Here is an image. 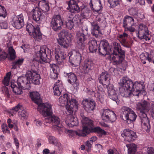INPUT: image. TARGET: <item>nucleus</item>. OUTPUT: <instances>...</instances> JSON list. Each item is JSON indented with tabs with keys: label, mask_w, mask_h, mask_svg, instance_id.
Here are the masks:
<instances>
[{
	"label": "nucleus",
	"mask_w": 154,
	"mask_h": 154,
	"mask_svg": "<svg viewBox=\"0 0 154 154\" xmlns=\"http://www.w3.org/2000/svg\"><path fill=\"white\" fill-rule=\"evenodd\" d=\"M120 94L123 97H130L133 96H139L146 93L143 83L135 82L134 83L127 76L123 77L119 83Z\"/></svg>",
	"instance_id": "obj_1"
},
{
	"label": "nucleus",
	"mask_w": 154,
	"mask_h": 154,
	"mask_svg": "<svg viewBox=\"0 0 154 154\" xmlns=\"http://www.w3.org/2000/svg\"><path fill=\"white\" fill-rule=\"evenodd\" d=\"M101 44L102 46L99 47L98 49L100 55L105 56L107 53H111L112 54L110 56V60L113 61L114 65H118L122 63L125 57V51L121 48L119 43L117 42L113 43V50L112 52L107 40H103Z\"/></svg>",
	"instance_id": "obj_2"
},
{
	"label": "nucleus",
	"mask_w": 154,
	"mask_h": 154,
	"mask_svg": "<svg viewBox=\"0 0 154 154\" xmlns=\"http://www.w3.org/2000/svg\"><path fill=\"white\" fill-rule=\"evenodd\" d=\"M150 105L146 101L138 102L137 104V108L139 111L138 113L142 128L143 130L149 132L150 129V121L147 116L146 112L150 110Z\"/></svg>",
	"instance_id": "obj_3"
},
{
	"label": "nucleus",
	"mask_w": 154,
	"mask_h": 154,
	"mask_svg": "<svg viewBox=\"0 0 154 154\" xmlns=\"http://www.w3.org/2000/svg\"><path fill=\"white\" fill-rule=\"evenodd\" d=\"M99 82L101 84L104 88H106L109 97L113 100L116 102L117 104L119 103L117 91L116 90L113 85L110 84L109 80L110 76L106 72H102L98 78Z\"/></svg>",
	"instance_id": "obj_4"
},
{
	"label": "nucleus",
	"mask_w": 154,
	"mask_h": 154,
	"mask_svg": "<svg viewBox=\"0 0 154 154\" xmlns=\"http://www.w3.org/2000/svg\"><path fill=\"white\" fill-rule=\"evenodd\" d=\"M40 78V75L37 71L31 69L26 72V76L20 77L18 78V80L26 89H29L30 88V80L34 84L38 85L39 83Z\"/></svg>",
	"instance_id": "obj_5"
},
{
	"label": "nucleus",
	"mask_w": 154,
	"mask_h": 154,
	"mask_svg": "<svg viewBox=\"0 0 154 154\" xmlns=\"http://www.w3.org/2000/svg\"><path fill=\"white\" fill-rule=\"evenodd\" d=\"M59 100L61 104H66V108L68 112L72 113L74 111H76L78 109V103L76 100L75 99H70L68 94H64L61 96Z\"/></svg>",
	"instance_id": "obj_6"
},
{
	"label": "nucleus",
	"mask_w": 154,
	"mask_h": 154,
	"mask_svg": "<svg viewBox=\"0 0 154 154\" xmlns=\"http://www.w3.org/2000/svg\"><path fill=\"white\" fill-rule=\"evenodd\" d=\"M82 129L78 131H75L76 135L79 136L85 137L90 133L91 129L94 126V121L86 117H83L81 120Z\"/></svg>",
	"instance_id": "obj_7"
},
{
	"label": "nucleus",
	"mask_w": 154,
	"mask_h": 154,
	"mask_svg": "<svg viewBox=\"0 0 154 154\" xmlns=\"http://www.w3.org/2000/svg\"><path fill=\"white\" fill-rule=\"evenodd\" d=\"M82 32H78L76 34L75 40L77 47L79 49L83 50L86 46L85 41L88 37V33L87 28H86L85 29L82 28Z\"/></svg>",
	"instance_id": "obj_8"
},
{
	"label": "nucleus",
	"mask_w": 154,
	"mask_h": 154,
	"mask_svg": "<svg viewBox=\"0 0 154 154\" xmlns=\"http://www.w3.org/2000/svg\"><path fill=\"white\" fill-rule=\"evenodd\" d=\"M37 58L33 59V60L38 62L40 59L43 61L45 62H48V57H52V55H53V53L51 50L48 48L45 47H41L40 50L35 54Z\"/></svg>",
	"instance_id": "obj_9"
},
{
	"label": "nucleus",
	"mask_w": 154,
	"mask_h": 154,
	"mask_svg": "<svg viewBox=\"0 0 154 154\" xmlns=\"http://www.w3.org/2000/svg\"><path fill=\"white\" fill-rule=\"evenodd\" d=\"M26 27V30L30 35L32 36L35 40L39 41L42 39V33L39 25L33 26L31 23H28Z\"/></svg>",
	"instance_id": "obj_10"
},
{
	"label": "nucleus",
	"mask_w": 154,
	"mask_h": 154,
	"mask_svg": "<svg viewBox=\"0 0 154 154\" xmlns=\"http://www.w3.org/2000/svg\"><path fill=\"white\" fill-rule=\"evenodd\" d=\"M121 117L123 120L126 121L128 123L130 124L135 121L137 115L129 107H125Z\"/></svg>",
	"instance_id": "obj_11"
},
{
	"label": "nucleus",
	"mask_w": 154,
	"mask_h": 154,
	"mask_svg": "<svg viewBox=\"0 0 154 154\" xmlns=\"http://www.w3.org/2000/svg\"><path fill=\"white\" fill-rule=\"evenodd\" d=\"M149 35V31L147 26L143 24H140L139 26L138 33H137V37L140 40L144 39L147 41L150 40Z\"/></svg>",
	"instance_id": "obj_12"
},
{
	"label": "nucleus",
	"mask_w": 154,
	"mask_h": 154,
	"mask_svg": "<svg viewBox=\"0 0 154 154\" xmlns=\"http://www.w3.org/2000/svg\"><path fill=\"white\" fill-rule=\"evenodd\" d=\"M134 23V20L132 17L128 15L125 16L124 18L123 23V26L125 28V32H134L135 30V28L133 27Z\"/></svg>",
	"instance_id": "obj_13"
},
{
	"label": "nucleus",
	"mask_w": 154,
	"mask_h": 154,
	"mask_svg": "<svg viewBox=\"0 0 154 154\" xmlns=\"http://www.w3.org/2000/svg\"><path fill=\"white\" fill-rule=\"evenodd\" d=\"M38 110L44 116H49L52 114V105L49 103H41L39 104Z\"/></svg>",
	"instance_id": "obj_14"
},
{
	"label": "nucleus",
	"mask_w": 154,
	"mask_h": 154,
	"mask_svg": "<svg viewBox=\"0 0 154 154\" xmlns=\"http://www.w3.org/2000/svg\"><path fill=\"white\" fill-rule=\"evenodd\" d=\"M64 25L63 20L61 19L59 15H54L52 19L50 26L52 29L55 31H57L61 29V26Z\"/></svg>",
	"instance_id": "obj_15"
},
{
	"label": "nucleus",
	"mask_w": 154,
	"mask_h": 154,
	"mask_svg": "<svg viewBox=\"0 0 154 154\" xmlns=\"http://www.w3.org/2000/svg\"><path fill=\"white\" fill-rule=\"evenodd\" d=\"M11 25L17 29L22 28L24 25V17L22 14L13 17L11 22Z\"/></svg>",
	"instance_id": "obj_16"
},
{
	"label": "nucleus",
	"mask_w": 154,
	"mask_h": 154,
	"mask_svg": "<svg viewBox=\"0 0 154 154\" xmlns=\"http://www.w3.org/2000/svg\"><path fill=\"white\" fill-rule=\"evenodd\" d=\"M121 136L128 142L133 141L137 137L136 133L129 129H124L121 133Z\"/></svg>",
	"instance_id": "obj_17"
},
{
	"label": "nucleus",
	"mask_w": 154,
	"mask_h": 154,
	"mask_svg": "<svg viewBox=\"0 0 154 154\" xmlns=\"http://www.w3.org/2000/svg\"><path fill=\"white\" fill-rule=\"evenodd\" d=\"M44 13L41 11L39 8H35L33 9L32 13V18L34 22L38 24L41 23V18L42 19L45 16Z\"/></svg>",
	"instance_id": "obj_18"
},
{
	"label": "nucleus",
	"mask_w": 154,
	"mask_h": 154,
	"mask_svg": "<svg viewBox=\"0 0 154 154\" xmlns=\"http://www.w3.org/2000/svg\"><path fill=\"white\" fill-rule=\"evenodd\" d=\"M68 32L65 30H62L59 35L60 38L57 40L59 44L62 47L64 48H67L69 46L70 41L66 37H64L65 34L67 33Z\"/></svg>",
	"instance_id": "obj_19"
},
{
	"label": "nucleus",
	"mask_w": 154,
	"mask_h": 154,
	"mask_svg": "<svg viewBox=\"0 0 154 154\" xmlns=\"http://www.w3.org/2000/svg\"><path fill=\"white\" fill-rule=\"evenodd\" d=\"M54 55L56 61L60 65L63 64L66 56V54L63 51L58 48L55 49Z\"/></svg>",
	"instance_id": "obj_20"
},
{
	"label": "nucleus",
	"mask_w": 154,
	"mask_h": 154,
	"mask_svg": "<svg viewBox=\"0 0 154 154\" xmlns=\"http://www.w3.org/2000/svg\"><path fill=\"white\" fill-rule=\"evenodd\" d=\"M83 106L88 112H90L95 109L96 103L94 100H83L82 102Z\"/></svg>",
	"instance_id": "obj_21"
},
{
	"label": "nucleus",
	"mask_w": 154,
	"mask_h": 154,
	"mask_svg": "<svg viewBox=\"0 0 154 154\" xmlns=\"http://www.w3.org/2000/svg\"><path fill=\"white\" fill-rule=\"evenodd\" d=\"M11 88L13 89V92L17 95H20L22 94L23 91L22 88L24 89H26L24 86L19 82L18 80L17 83H12L11 84Z\"/></svg>",
	"instance_id": "obj_22"
},
{
	"label": "nucleus",
	"mask_w": 154,
	"mask_h": 154,
	"mask_svg": "<svg viewBox=\"0 0 154 154\" xmlns=\"http://www.w3.org/2000/svg\"><path fill=\"white\" fill-rule=\"evenodd\" d=\"M69 113L67 119L65 120V122L67 125L69 127H73L76 126L78 124V122L76 117L71 114L73 113Z\"/></svg>",
	"instance_id": "obj_23"
},
{
	"label": "nucleus",
	"mask_w": 154,
	"mask_h": 154,
	"mask_svg": "<svg viewBox=\"0 0 154 154\" xmlns=\"http://www.w3.org/2000/svg\"><path fill=\"white\" fill-rule=\"evenodd\" d=\"M128 35L125 32H124L122 34L118 35V39L123 46L129 48L131 47L130 42L126 40L125 38H127Z\"/></svg>",
	"instance_id": "obj_24"
},
{
	"label": "nucleus",
	"mask_w": 154,
	"mask_h": 154,
	"mask_svg": "<svg viewBox=\"0 0 154 154\" xmlns=\"http://www.w3.org/2000/svg\"><path fill=\"white\" fill-rule=\"evenodd\" d=\"M89 5L94 11L98 12L103 8L100 0H91Z\"/></svg>",
	"instance_id": "obj_25"
},
{
	"label": "nucleus",
	"mask_w": 154,
	"mask_h": 154,
	"mask_svg": "<svg viewBox=\"0 0 154 154\" xmlns=\"http://www.w3.org/2000/svg\"><path fill=\"white\" fill-rule=\"evenodd\" d=\"M82 60V56L81 54L79 52L77 51L75 55L72 60H71L70 58L69 57V62L72 66H76L80 64Z\"/></svg>",
	"instance_id": "obj_26"
},
{
	"label": "nucleus",
	"mask_w": 154,
	"mask_h": 154,
	"mask_svg": "<svg viewBox=\"0 0 154 154\" xmlns=\"http://www.w3.org/2000/svg\"><path fill=\"white\" fill-rule=\"evenodd\" d=\"M63 86L61 81L58 80L53 87V92L55 95L59 96L63 89Z\"/></svg>",
	"instance_id": "obj_27"
},
{
	"label": "nucleus",
	"mask_w": 154,
	"mask_h": 154,
	"mask_svg": "<svg viewBox=\"0 0 154 154\" xmlns=\"http://www.w3.org/2000/svg\"><path fill=\"white\" fill-rule=\"evenodd\" d=\"M38 6L40 10L44 14L45 12L48 11L50 10V7L48 2L45 0H42L39 2Z\"/></svg>",
	"instance_id": "obj_28"
},
{
	"label": "nucleus",
	"mask_w": 154,
	"mask_h": 154,
	"mask_svg": "<svg viewBox=\"0 0 154 154\" xmlns=\"http://www.w3.org/2000/svg\"><path fill=\"white\" fill-rule=\"evenodd\" d=\"M45 122L53 125L54 126L58 127L60 122V119L57 116L54 115L51 116L45 119Z\"/></svg>",
	"instance_id": "obj_29"
},
{
	"label": "nucleus",
	"mask_w": 154,
	"mask_h": 154,
	"mask_svg": "<svg viewBox=\"0 0 154 154\" xmlns=\"http://www.w3.org/2000/svg\"><path fill=\"white\" fill-rule=\"evenodd\" d=\"M68 5L70 11L72 13H76L80 11L79 7L75 0H70L68 3Z\"/></svg>",
	"instance_id": "obj_30"
},
{
	"label": "nucleus",
	"mask_w": 154,
	"mask_h": 154,
	"mask_svg": "<svg viewBox=\"0 0 154 154\" xmlns=\"http://www.w3.org/2000/svg\"><path fill=\"white\" fill-rule=\"evenodd\" d=\"M91 95L92 97H96L97 99L102 103L103 100L105 93L104 91H91Z\"/></svg>",
	"instance_id": "obj_31"
},
{
	"label": "nucleus",
	"mask_w": 154,
	"mask_h": 154,
	"mask_svg": "<svg viewBox=\"0 0 154 154\" xmlns=\"http://www.w3.org/2000/svg\"><path fill=\"white\" fill-rule=\"evenodd\" d=\"M88 49L90 52L94 53L96 52L97 48V41L94 38L90 41L88 43Z\"/></svg>",
	"instance_id": "obj_32"
},
{
	"label": "nucleus",
	"mask_w": 154,
	"mask_h": 154,
	"mask_svg": "<svg viewBox=\"0 0 154 154\" xmlns=\"http://www.w3.org/2000/svg\"><path fill=\"white\" fill-rule=\"evenodd\" d=\"M64 76L67 78L68 82L72 84L77 80V77L75 74L71 72L69 73L64 72Z\"/></svg>",
	"instance_id": "obj_33"
},
{
	"label": "nucleus",
	"mask_w": 154,
	"mask_h": 154,
	"mask_svg": "<svg viewBox=\"0 0 154 154\" xmlns=\"http://www.w3.org/2000/svg\"><path fill=\"white\" fill-rule=\"evenodd\" d=\"M30 97L32 101L38 105L41 103H40V96L39 93L37 92H31L30 94Z\"/></svg>",
	"instance_id": "obj_34"
},
{
	"label": "nucleus",
	"mask_w": 154,
	"mask_h": 154,
	"mask_svg": "<svg viewBox=\"0 0 154 154\" xmlns=\"http://www.w3.org/2000/svg\"><path fill=\"white\" fill-rule=\"evenodd\" d=\"M69 18L67 21L65 22L66 27L69 29H72L73 27L74 23L73 21V15L70 14L69 16Z\"/></svg>",
	"instance_id": "obj_35"
},
{
	"label": "nucleus",
	"mask_w": 154,
	"mask_h": 154,
	"mask_svg": "<svg viewBox=\"0 0 154 154\" xmlns=\"http://www.w3.org/2000/svg\"><path fill=\"white\" fill-rule=\"evenodd\" d=\"M112 111L110 110L109 109H103L102 112H101V116L102 119L106 122L107 120H108L109 116L111 113Z\"/></svg>",
	"instance_id": "obj_36"
},
{
	"label": "nucleus",
	"mask_w": 154,
	"mask_h": 154,
	"mask_svg": "<svg viewBox=\"0 0 154 154\" xmlns=\"http://www.w3.org/2000/svg\"><path fill=\"white\" fill-rule=\"evenodd\" d=\"M90 133H97L100 136H102L103 135H105L106 134V132L104 130L102 129L100 127H93L91 129Z\"/></svg>",
	"instance_id": "obj_37"
},
{
	"label": "nucleus",
	"mask_w": 154,
	"mask_h": 154,
	"mask_svg": "<svg viewBox=\"0 0 154 154\" xmlns=\"http://www.w3.org/2000/svg\"><path fill=\"white\" fill-rule=\"evenodd\" d=\"M51 67L53 72H51L50 77L51 78L54 79H57L58 77L59 74L57 70L58 67L55 64L53 65Z\"/></svg>",
	"instance_id": "obj_38"
},
{
	"label": "nucleus",
	"mask_w": 154,
	"mask_h": 154,
	"mask_svg": "<svg viewBox=\"0 0 154 154\" xmlns=\"http://www.w3.org/2000/svg\"><path fill=\"white\" fill-rule=\"evenodd\" d=\"M91 63L89 61H85L82 65L81 68L82 72L85 73H87L91 69Z\"/></svg>",
	"instance_id": "obj_39"
},
{
	"label": "nucleus",
	"mask_w": 154,
	"mask_h": 154,
	"mask_svg": "<svg viewBox=\"0 0 154 154\" xmlns=\"http://www.w3.org/2000/svg\"><path fill=\"white\" fill-rule=\"evenodd\" d=\"M48 140L50 144L57 146H58L60 145V143L59 142L57 139L54 136H49L48 138Z\"/></svg>",
	"instance_id": "obj_40"
},
{
	"label": "nucleus",
	"mask_w": 154,
	"mask_h": 154,
	"mask_svg": "<svg viewBox=\"0 0 154 154\" xmlns=\"http://www.w3.org/2000/svg\"><path fill=\"white\" fill-rule=\"evenodd\" d=\"M8 51L10 55L9 59L11 60H14L16 57V53L12 47L11 46L8 48Z\"/></svg>",
	"instance_id": "obj_41"
},
{
	"label": "nucleus",
	"mask_w": 154,
	"mask_h": 154,
	"mask_svg": "<svg viewBox=\"0 0 154 154\" xmlns=\"http://www.w3.org/2000/svg\"><path fill=\"white\" fill-rule=\"evenodd\" d=\"M121 0H108L111 8H114L120 4Z\"/></svg>",
	"instance_id": "obj_42"
},
{
	"label": "nucleus",
	"mask_w": 154,
	"mask_h": 154,
	"mask_svg": "<svg viewBox=\"0 0 154 154\" xmlns=\"http://www.w3.org/2000/svg\"><path fill=\"white\" fill-rule=\"evenodd\" d=\"M117 119L116 115L114 112L112 111L108 118V120H107V122L112 123L116 121Z\"/></svg>",
	"instance_id": "obj_43"
},
{
	"label": "nucleus",
	"mask_w": 154,
	"mask_h": 154,
	"mask_svg": "<svg viewBox=\"0 0 154 154\" xmlns=\"http://www.w3.org/2000/svg\"><path fill=\"white\" fill-rule=\"evenodd\" d=\"M22 106L18 104L17 106L12 108L9 111V113L11 114V115L14 116L17 112L19 111L22 107Z\"/></svg>",
	"instance_id": "obj_44"
},
{
	"label": "nucleus",
	"mask_w": 154,
	"mask_h": 154,
	"mask_svg": "<svg viewBox=\"0 0 154 154\" xmlns=\"http://www.w3.org/2000/svg\"><path fill=\"white\" fill-rule=\"evenodd\" d=\"M137 151V147L134 144L131 145L128 149V154H135Z\"/></svg>",
	"instance_id": "obj_45"
},
{
	"label": "nucleus",
	"mask_w": 154,
	"mask_h": 154,
	"mask_svg": "<svg viewBox=\"0 0 154 154\" xmlns=\"http://www.w3.org/2000/svg\"><path fill=\"white\" fill-rule=\"evenodd\" d=\"M1 91L2 92L5 96L7 98H9L10 94L9 93V91L8 88L5 86L3 87L1 89Z\"/></svg>",
	"instance_id": "obj_46"
},
{
	"label": "nucleus",
	"mask_w": 154,
	"mask_h": 154,
	"mask_svg": "<svg viewBox=\"0 0 154 154\" xmlns=\"http://www.w3.org/2000/svg\"><path fill=\"white\" fill-rule=\"evenodd\" d=\"M18 116H19L23 119H26L28 116L27 112L24 110L20 111L18 112Z\"/></svg>",
	"instance_id": "obj_47"
},
{
	"label": "nucleus",
	"mask_w": 154,
	"mask_h": 154,
	"mask_svg": "<svg viewBox=\"0 0 154 154\" xmlns=\"http://www.w3.org/2000/svg\"><path fill=\"white\" fill-rule=\"evenodd\" d=\"M91 34L96 38H99L102 35L100 30H92Z\"/></svg>",
	"instance_id": "obj_48"
},
{
	"label": "nucleus",
	"mask_w": 154,
	"mask_h": 154,
	"mask_svg": "<svg viewBox=\"0 0 154 154\" xmlns=\"http://www.w3.org/2000/svg\"><path fill=\"white\" fill-rule=\"evenodd\" d=\"M7 53L2 51L1 49L0 48V60H5L6 58L8 56Z\"/></svg>",
	"instance_id": "obj_49"
},
{
	"label": "nucleus",
	"mask_w": 154,
	"mask_h": 154,
	"mask_svg": "<svg viewBox=\"0 0 154 154\" xmlns=\"http://www.w3.org/2000/svg\"><path fill=\"white\" fill-rule=\"evenodd\" d=\"M2 131L4 133H7L9 134L10 133L8 127L6 124H3L2 125Z\"/></svg>",
	"instance_id": "obj_50"
},
{
	"label": "nucleus",
	"mask_w": 154,
	"mask_h": 154,
	"mask_svg": "<svg viewBox=\"0 0 154 154\" xmlns=\"http://www.w3.org/2000/svg\"><path fill=\"white\" fill-rule=\"evenodd\" d=\"M128 11L130 15L133 16L137 15L138 13L137 8H132L129 9Z\"/></svg>",
	"instance_id": "obj_51"
},
{
	"label": "nucleus",
	"mask_w": 154,
	"mask_h": 154,
	"mask_svg": "<svg viewBox=\"0 0 154 154\" xmlns=\"http://www.w3.org/2000/svg\"><path fill=\"white\" fill-rule=\"evenodd\" d=\"M147 60L149 63H152L154 64V54H147Z\"/></svg>",
	"instance_id": "obj_52"
},
{
	"label": "nucleus",
	"mask_w": 154,
	"mask_h": 154,
	"mask_svg": "<svg viewBox=\"0 0 154 154\" xmlns=\"http://www.w3.org/2000/svg\"><path fill=\"white\" fill-rule=\"evenodd\" d=\"M91 24L93 28L92 30H100V27L97 23L93 22L91 23Z\"/></svg>",
	"instance_id": "obj_53"
},
{
	"label": "nucleus",
	"mask_w": 154,
	"mask_h": 154,
	"mask_svg": "<svg viewBox=\"0 0 154 154\" xmlns=\"http://www.w3.org/2000/svg\"><path fill=\"white\" fill-rule=\"evenodd\" d=\"M8 25L6 21H1L0 22V27L2 29H6L7 28Z\"/></svg>",
	"instance_id": "obj_54"
},
{
	"label": "nucleus",
	"mask_w": 154,
	"mask_h": 154,
	"mask_svg": "<svg viewBox=\"0 0 154 154\" xmlns=\"http://www.w3.org/2000/svg\"><path fill=\"white\" fill-rule=\"evenodd\" d=\"M93 143L90 141L89 140H88L86 142V146L88 147V149H87L88 151H91V147Z\"/></svg>",
	"instance_id": "obj_55"
},
{
	"label": "nucleus",
	"mask_w": 154,
	"mask_h": 154,
	"mask_svg": "<svg viewBox=\"0 0 154 154\" xmlns=\"http://www.w3.org/2000/svg\"><path fill=\"white\" fill-rule=\"evenodd\" d=\"M150 112L151 117L154 119V103L151 104Z\"/></svg>",
	"instance_id": "obj_56"
},
{
	"label": "nucleus",
	"mask_w": 154,
	"mask_h": 154,
	"mask_svg": "<svg viewBox=\"0 0 154 154\" xmlns=\"http://www.w3.org/2000/svg\"><path fill=\"white\" fill-rule=\"evenodd\" d=\"M9 80L10 79L9 78L7 77H5L2 81L3 84L6 86H8Z\"/></svg>",
	"instance_id": "obj_57"
},
{
	"label": "nucleus",
	"mask_w": 154,
	"mask_h": 154,
	"mask_svg": "<svg viewBox=\"0 0 154 154\" xmlns=\"http://www.w3.org/2000/svg\"><path fill=\"white\" fill-rule=\"evenodd\" d=\"M147 154H154V148L152 147H148L147 149Z\"/></svg>",
	"instance_id": "obj_58"
},
{
	"label": "nucleus",
	"mask_w": 154,
	"mask_h": 154,
	"mask_svg": "<svg viewBox=\"0 0 154 154\" xmlns=\"http://www.w3.org/2000/svg\"><path fill=\"white\" fill-rule=\"evenodd\" d=\"M147 54H149V53L146 52L145 54H140V58L141 59V60H147Z\"/></svg>",
	"instance_id": "obj_59"
},
{
	"label": "nucleus",
	"mask_w": 154,
	"mask_h": 154,
	"mask_svg": "<svg viewBox=\"0 0 154 154\" xmlns=\"http://www.w3.org/2000/svg\"><path fill=\"white\" fill-rule=\"evenodd\" d=\"M14 143L15 144L17 149H18L19 146V143L18 139L16 137L14 138Z\"/></svg>",
	"instance_id": "obj_60"
},
{
	"label": "nucleus",
	"mask_w": 154,
	"mask_h": 154,
	"mask_svg": "<svg viewBox=\"0 0 154 154\" xmlns=\"http://www.w3.org/2000/svg\"><path fill=\"white\" fill-rule=\"evenodd\" d=\"M34 123L38 126H40L42 124V122L41 121L38 120H35L34 121Z\"/></svg>",
	"instance_id": "obj_61"
},
{
	"label": "nucleus",
	"mask_w": 154,
	"mask_h": 154,
	"mask_svg": "<svg viewBox=\"0 0 154 154\" xmlns=\"http://www.w3.org/2000/svg\"><path fill=\"white\" fill-rule=\"evenodd\" d=\"M72 84L74 89H76L78 88L79 85V83L77 82V81H75V82H74L72 83Z\"/></svg>",
	"instance_id": "obj_62"
},
{
	"label": "nucleus",
	"mask_w": 154,
	"mask_h": 154,
	"mask_svg": "<svg viewBox=\"0 0 154 154\" xmlns=\"http://www.w3.org/2000/svg\"><path fill=\"white\" fill-rule=\"evenodd\" d=\"M23 60L24 59L22 58L19 59L16 62L18 65H20L22 64Z\"/></svg>",
	"instance_id": "obj_63"
},
{
	"label": "nucleus",
	"mask_w": 154,
	"mask_h": 154,
	"mask_svg": "<svg viewBox=\"0 0 154 154\" xmlns=\"http://www.w3.org/2000/svg\"><path fill=\"white\" fill-rule=\"evenodd\" d=\"M116 151V150L115 149H109L107 150V152L108 154H114Z\"/></svg>",
	"instance_id": "obj_64"
}]
</instances>
